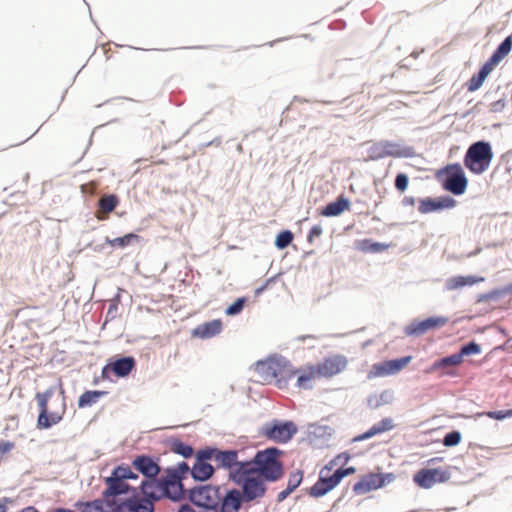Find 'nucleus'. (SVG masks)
I'll use <instances>...</instances> for the list:
<instances>
[{
    "label": "nucleus",
    "instance_id": "2f4dec72",
    "mask_svg": "<svg viewBox=\"0 0 512 512\" xmlns=\"http://www.w3.org/2000/svg\"><path fill=\"white\" fill-rule=\"evenodd\" d=\"M461 361H462L461 356L458 355L457 353H454L452 355H449V356H446V357L436 360L432 364L430 370L435 371V370H439V369H448L450 367L459 365L461 363Z\"/></svg>",
    "mask_w": 512,
    "mask_h": 512
},
{
    "label": "nucleus",
    "instance_id": "8fccbe9b",
    "mask_svg": "<svg viewBox=\"0 0 512 512\" xmlns=\"http://www.w3.org/2000/svg\"><path fill=\"white\" fill-rule=\"evenodd\" d=\"M134 512H154V503L145 498H141Z\"/></svg>",
    "mask_w": 512,
    "mask_h": 512
},
{
    "label": "nucleus",
    "instance_id": "49530a36",
    "mask_svg": "<svg viewBox=\"0 0 512 512\" xmlns=\"http://www.w3.org/2000/svg\"><path fill=\"white\" fill-rule=\"evenodd\" d=\"M330 431H331V429L328 426L312 424L309 427L310 437L312 435L317 436V437L324 436V435H330L331 434Z\"/></svg>",
    "mask_w": 512,
    "mask_h": 512
},
{
    "label": "nucleus",
    "instance_id": "39448f33",
    "mask_svg": "<svg viewBox=\"0 0 512 512\" xmlns=\"http://www.w3.org/2000/svg\"><path fill=\"white\" fill-rule=\"evenodd\" d=\"M436 178L444 190L456 196L462 195L467 189L468 180L459 163L450 164L438 170Z\"/></svg>",
    "mask_w": 512,
    "mask_h": 512
},
{
    "label": "nucleus",
    "instance_id": "dca6fc26",
    "mask_svg": "<svg viewBox=\"0 0 512 512\" xmlns=\"http://www.w3.org/2000/svg\"><path fill=\"white\" fill-rule=\"evenodd\" d=\"M512 49V38L507 37L496 49L493 55L482 66V82L499 63L510 53Z\"/></svg>",
    "mask_w": 512,
    "mask_h": 512
},
{
    "label": "nucleus",
    "instance_id": "5fc2aeb1",
    "mask_svg": "<svg viewBox=\"0 0 512 512\" xmlns=\"http://www.w3.org/2000/svg\"><path fill=\"white\" fill-rule=\"evenodd\" d=\"M486 415L493 419L502 420L506 417H512V409L487 412Z\"/></svg>",
    "mask_w": 512,
    "mask_h": 512
},
{
    "label": "nucleus",
    "instance_id": "4be33fe9",
    "mask_svg": "<svg viewBox=\"0 0 512 512\" xmlns=\"http://www.w3.org/2000/svg\"><path fill=\"white\" fill-rule=\"evenodd\" d=\"M243 503L245 502L240 490L232 488L227 490L225 495L221 497L219 508L227 512H239Z\"/></svg>",
    "mask_w": 512,
    "mask_h": 512
},
{
    "label": "nucleus",
    "instance_id": "6e6552de",
    "mask_svg": "<svg viewBox=\"0 0 512 512\" xmlns=\"http://www.w3.org/2000/svg\"><path fill=\"white\" fill-rule=\"evenodd\" d=\"M188 498L198 507L216 510L221 500L220 487L208 484L195 486L189 490Z\"/></svg>",
    "mask_w": 512,
    "mask_h": 512
},
{
    "label": "nucleus",
    "instance_id": "4468645a",
    "mask_svg": "<svg viewBox=\"0 0 512 512\" xmlns=\"http://www.w3.org/2000/svg\"><path fill=\"white\" fill-rule=\"evenodd\" d=\"M131 464L145 479L155 478L161 472L158 459L147 454L137 455Z\"/></svg>",
    "mask_w": 512,
    "mask_h": 512
},
{
    "label": "nucleus",
    "instance_id": "423d86ee",
    "mask_svg": "<svg viewBox=\"0 0 512 512\" xmlns=\"http://www.w3.org/2000/svg\"><path fill=\"white\" fill-rule=\"evenodd\" d=\"M415 151L410 146H403L400 143L392 141H379L368 148V159L372 161L380 160L385 157L411 158Z\"/></svg>",
    "mask_w": 512,
    "mask_h": 512
},
{
    "label": "nucleus",
    "instance_id": "72a5a7b5",
    "mask_svg": "<svg viewBox=\"0 0 512 512\" xmlns=\"http://www.w3.org/2000/svg\"><path fill=\"white\" fill-rule=\"evenodd\" d=\"M107 394L106 391H99V390H89L85 391L83 394L80 395L78 399V406L80 408L88 407L93 405L98 401V399L102 396Z\"/></svg>",
    "mask_w": 512,
    "mask_h": 512
},
{
    "label": "nucleus",
    "instance_id": "9d476101",
    "mask_svg": "<svg viewBox=\"0 0 512 512\" xmlns=\"http://www.w3.org/2000/svg\"><path fill=\"white\" fill-rule=\"evenodd\" d=\"M235 484L241 487L240 493L246 503L263 498L267 491L265 480L259 476L246 478Z\"/></svg>",
    "mask_w": 512,
    "mask_h": 512
},
{
    "label": "nucleus",
    "instance_id": "cd10ccee",
    "mask_svg": "<svg viewBox=\"0 0 512 512\" xmlns=\"http://www.w3.org/2000/svg\"><path fill=\"white\" fill-rule=\"evenodd\" d=\"M350 201L340 196L335 201L328 203L322 210L321 214L326 217H334L340 215L348 209Z\"/></svg>",
    "mask_w": 512,
    "mask_h": 512
},
{
    "label": "nucleus",
    "instance_id": "a19ab883",
    "mask_svg": "<svg viewBox=\"0 0 512 512\" xmlns=\"http://www.w3.org/2000/svg\"><path fill=\"white\" fill-rule=\"evenodd\" d=\"M303 480V471L296 470L289 475L287 489L293 492Z\"/></svg>",
    "mask_w": 512,
    "mask_h": 512
},
{
    "label": "nucleus",
    "instance_id": "c03bdc74",
    "mask_svg": "<svg viewBox=\"0 0 512 512\" xmlns=\"http://www.w3.org/2000/svg\"><path fill=\"white\" fill-rule=\"evenodd\" d=\"M461 437V433L457 430L448 432L443 438V445L446 447L456 446L460 443Z\"/></svg>",
    "mask_w": 512,
    "mask_h": 512
},
{
    "label": "nucleus",
    "instance_id": "393cba45",
    "mask_svg": "<svg viewBox=\"0 0 512 512\" xmlns=\"http://www.w3.org/2000/svg\"><path fill=\"white\" fill-rule=\"evenodd\" d=\"M465 166L474 173H480V141L469 147L465 155Z\"/></svg>",
    "mask_w": 512,
    "mask_h": 512
},
{
    "label": "nucleus",
    "instance_id": "58836bf2",
    "mask_svg": "<svg viewBox=\"0 0 512 512\" xmlns=\"http://www.w3.org/2000/svg\"><path fill=\"white\" fill-rule=\"evenodd\" d=\"M293 240V233L290 230L279 232L275 238V246L279 250H283L290 245Z\"/></svg>",
    "mask_w": 512,
    "mask_h": 512
},
{
    "label": "nucleus",
    "instance_id": "b1692460",
    "mask_svg": "<svg viewBox=\"0 0 512 512\" xmlns=\"http://www.w3.org/2000/svg\"><path fill=\"white\" fill-rule=\"evenodd\" d=\"M222 331V322L219 319H214L204 322L196 326L192 335L201 339H209L218 335Z\"/></svg>",
    "mask_w": 512,
    "mask_h": 512
},
{
    "label": "nucleus",
    "instance_id": "6ab92c4d",
    "mask_svg": "<svg viewBox=\"0 0 512 512\" xmlns=\"http://www.w3.org/2000/svg\"><path fill=\"white\" fill-rule=\"evenodd\" d=\"M140 491L143 498L152 503L157 502L164 497L166 498V491L157 477L144 479L140 484Z\"/></svg>",
    "mask_w": 512,
    "mask_h": 512
},
{
    "label": "nucleus",
    "instance_id": "a18cd8bd",
    "mask_svg": "<svg viewBox=\"0 0 512 512\" xmlns=\"http://www.w3.org/2000/svg\"><path fill=\"white\" fill-rule=\"evenodd\" d=\"M217 452V448L207 447L205 449H201L196 453L195 461L207 463V460H210L212 457L215 458Z\"/></svg>",
    "mask_w": 512,
    "mask_h": 512
},
{
    "label": "nucleus",
    "instance_id": "0eeeda50",
    "mask_svg": "<svg viewBox=\"0 0 512 512\" xmlns=\"http://www.w3.org/2000/svg\"><path fill=\"white\" fill-rule=\"evenodd\" d=\"M298 432L297 425L293 421L273 420L263 424L261 435L276 443H288Z\"/></svg>",
    "mask_w": 512,
    "mask_h": 512
},
{
    "label": "nucleus",
    "instance_id": "4c0bfd02",
    "mask_svg": "<svg viewBox=\"0 0 512 512\" xmlns=\"http://www.w3.org/2000/svg\"><path fill=\"white\" fill-rule=\"evenodd\" d=\"M171 450L174 453H176V454H178V455H180V456H182L184 458L191 457L193 455V452H194V450H193L191 445L186 444V443H184V442H182L180 440H177V439L171 441Z\"/></svg>",
    "mask_w": 512,
    "mask_h": 512
},
{
    "label": "nucleus",
    "instance_id": "3c124183",
    "mask_svg": "<svg viewBox=\"0 0 512 512\" xmlns=\"http://www.w3.org/2000/svg\"><path fill=\"white\" fill-rule=\"evenodd\" d=\"M492 158V152L490 145L486 142H482V171L489 164Z\"/></svg>",
    "mask_w": 512,
    "mask_h": 512
},
{
    "label": "nucleus",
    "instance_id": "bb28decb",
    "mask_svg": "<svg viewBox=\"0 0 512 512\" xmlns=\"http://www.w3.org/2000/svg\"><path fill=\"white\" fill-rule=\"evenodd\" d=\"M191 477L195 481L204 482L214 474V467L209 463L196 462L190 470Z\"/></svg>",
    "mask_w": 512,
    "mask_h": 512
},
{
    "label": "nucleus",
    "instance_id": "412c9836",
    "mask_svg": "<svg viewBox=\"0 0 512 512\" xmlns=\"http://www.w3.org/2000/svg\"><path fill=\"white\" fill-rule=\"evenodd\" d=\"M136 365L135 359L132 356H123L117 358L114 362L105 366L102 370L104 374L107 369H111L117 377H126L134 369Z\"/></svg>",
    "mask_w": 512,
    "mask_h": 512
},
{
    "label": "nucleus",
    "instance_id": "09e8293b",
    "mask_svg": "<svg viewBox=\"0 0 512 512\" xmlns=\"http://www.w3.org/2000/svg\"><path fill=\"white\" fill-rule=\"evenodd\" d=\"M409 185V178L405 173L397 174L395 178V187L400 191L404 192Z\"/></svg>",
    "mask_w": 512,
    "mask_h": 512
},
{
    "label": "nucleus",
    "instance_id": "f3484780",
    "mask_svg": "<svg viewBox=\"0 0 512 512\" xmlns=\"http://www.w3.org/2000/svg\"><path fill=\"white\" fill-rule=\"evenodd\" d=\"M107 488L102 492V497L105 499L106 507L108 508V502L110 500H116L115 497L123 494H127L130 490H135L129 484L120 481L119 478L110 475L105 478Z\"/></svg>",
    "mask_w": 512,
    "mask_h": 512
},
{
    "label": "nucleus",
    "instance_id": "680f3d73",
    "mask_svg": "<svg viewBox=\"0 0 512 512\" xmlns=\"http://www.w3.org/2000/svg\"><path fill=\"white\" fill-rule=\"evenodd\" d=\"M338 475H340L341 480L345 478L346 476L354 473L356 469L354 467H347V468H338L337 470Z\"/></svg>",
    "mask_w": 512,
    "mask_h": 512
},
{
    "label": "nucleus",
    "instance_id": "7ed1b4c3",
    "mask_svg": "<svg viewBox=\"0 0 512 512\" xmlns=\"http://www.w3.org/2000/svg\"><path fill=\"white\" fill-rule=\"evenodd\" d=\"M55 391L56 387L51 386L44 392H38L35 395V399L40 410L37 419V426L41 429H48L53 425L58 424L63 418V414L65 412V403L63 397L61 398L60 411H49L48 409V401L52 398Z\"/></svg>",
    "mask_w": 512,
    "mask_h": 512
},
{
    "label": "nucleus",
    "instance_id": "052dcab7",
    "mask_svg": "<svg viewBox=\"0 0 512 512\" xmlns=\"http://www.w3.org/2000/svg\"><path fill=\"white\" fill-rule=\"evenodd\" d=\"M379 477L383 482V487L392 483L396 478L393 473H379Z\"/></svg>",
    "mask_w": 512,
    "mask_h": 512
},
{
    "label": "nucleus",
    "instance_id": "aec40b11",
    "mask_svg": "<svg viewBox=\"0 0 512 512\" xmlns=\"http://www.w3.org/2000/svg\"><path fill=\"white\" fill-rule=\"evenodd\" d=\"M256 470L253 464V458L251 460L238 461L234 464V467L229 472V479L233 483H237L243 479L251 478L255 476Z\"/></svg>",
    "mask_w": 512,
    "mask_h": 512
},
{
    "label": "nucleus",
    "instance_id": "7c9ffc66",
    "mask_svg": "<svg viewBox=\"0 0 512 512\" xmlns=\"http://www.w3.org/2000/svg\"><path fill=\"white\" fill-rule=\"evenodd\" d=\"M299 374L297 377V386L303 389H311V380L318 377V373L315 371V366H309L307 370H297Z\"/></svg>",
    "mask_w": 512,
    "mask_h": 512
},
{
    "label": "nucleus",
    "instance_id": "4d7b16f0",
    "mask_svg": "<svg viewBox=\"0 0 512 512\" xmlns=\"http://www.w3.org/2000/svg\"><path fill=\"white\" fill-rule=\"evenodd\" d=\"M173 470L176 471V473L178 474V476H180V478L182 479L184 477V475L190 471L191 469L189 468V465L186 463V462H180L177 467H172Z\"/></svg>",
    "mask_w": 512,
    "mask_h": 512
},
{
    "label": "nucleus",
    "instance_id": "a211bd4d",
    "mask_svg": "<svg viewBox=\"0 0 512 512\" xmlns=\"http://www.w3.org/2000/svg\"><path fill=\"white\" fill-rule=\"evenodd\" d=\"M456 200L451 196H441L438 198H424L419 201L418 210L422 214H428L434 211L453 208Z\"/></svg>",
    "mask_w": 512,
    "mask_h": 512
},
{
    "label": "nucleus",
    "instance_id": "ea45409f",
    "mask_svg": "<svg viewBox=\"0 0 512 512\" xmlns=\"http://www.w3.org/2000/svg\"><path fill=\"white\" fill-rule=\"evenodd\" d=\"M245 302H246L245 297H240V298L236 299L232 304H230L226 308L225 314L228 316L238 315L243 310Z\"/></svg>",
    "mask_w": 512,
    "mask_h": 512
},
{
    "label": "nucleus",
    "instance_id": "37998d69",
    "mask_svg": "<svg viewBox=\"0 0 512 512\" xmlns=\"http://www.w3.org/2000/svg\"><path fill=\"white\" fill-rule=\"evenodd\" d=\"M395 425L391 418H383L381 421L373 425L375 433L381 434L394 429Z\"/></svg>",
    "mask_w": 512,
    "mask_h": 512
},
{
    "label": "nucleus",
    "instance_id": "79ce46f5",
    "mask_svg": "<svg viewBox=\"0 0 512 512\" xmlns=\"http://www.w3.org/2000/svg\"><path fill=\"white\" fill-rule=\"evenodd\" d=\"M479 352L480 345H478L475 341H471L463 345L457 354L461 356L462 360L465 356L477 354Z\"/></svg>",
    "mask_w": 512,
    "mask_h": 512
},
{
    "label": "nucleus",
    "instance_id": "1a4fd4ad",
    "mask_svg": "<svg viewBox=\"0 0 512 512\" xmlns=\"http://www.w3.org/2000/svg\"><path fill=\"white\" fill-rule=\"evenodd\" d=\"M411 360L412 356H405L375 363L371 366V369L367 374V378L371 380L378 377L395 375L400 372L408 363H410Z\"/></svg>",
    "mask_w": 512,
    "mask_h": 512
},
{
    "label": "nucleus",
    "instance_id": "bf43d9fd",
    "mask_svg": "<svg viewBox=\"0 0 512 512\" xmlns=\"http://www.w3.org/2000/svg\"><path fill=\"white\" fill-rule=\"evenodd\" d=\"M92 504V509L94 511H97V512H106L107 509H104L103 506L106 505L105 504V499L102 497V499H96L94 500L93 502H91Z\"/></svg>",
    "mask_w": 512,
    "mask_h": 512
},
{
    "label": "nucleus",
    "instance_id": "69168bd1",
    "mask_svg": "<svg viewBox=\"0 0 512 512\" xmlns=\"http://www.w3.org/2000/svg\"><path fill=\"white\" fill-rule=\"evenodd\" d=\"M402 204L404 206H413L415 204V199L411 196H406L403 198Z\"/></svg>",
    "mask_w": 512,
    "mask_h": 512
},
{
    "label": "nucleus",
    "instance_id": "603ef678",
    "mask_svg": "<svg viewBox=\"0 0 512 512\" xmlns=\"http://www.w3.org/2000/svg\"><path fill=\"white\" fill-rule=\"evenodd\" d=\"M340 475H338L337 471H335L331 476L324 475V483L329 488V490H333L340 482Z\"/></svg>",
    "mask_w": 512,
    "mask_h": 512
},
{
    "label": "nucleus",
    "instance_id": "f257e3e1",
    "mask_svg": "<svg viewBox=\"0 0 512 512\" xmlns=\"http://www.w3.org/2000/svg\"><path fill=\"white\" fill-rule=\"evenodd\" d=\"M255 371L263 381L268 383L275 381L279 388L286 387L288 381L298 373L288 359L277 354L271 355L265 360L257 361Z\"/></svg>",
    "mask_w": 512,
    "mask_h": 512
},
{
    "label": "nucleus",
    "instance_id": "9b49d317",
    "mask_svg": "<svg viewBox=\"0 0 512 512\" xmlns=\"http://www.w3.org/2000/svg\"><path fill=\"white\" fill-rule=\"evenodd\" d=\"M158 479L166 491V498L174 502L184 498L185 489L182 484V479L172 467H168L166 469V475Z\"/></svg>",
    "mask_w": 512,
    "mask_h": 512
},
{
    "label": "nucleus",
    "instance_id": "f03ea898",
    "mask_svg": "<svg viewBox=\"0 0 512 512\" xmlns=\"http://www.w3.org/2000/svg\"><path fill=\"white\" fill-rule=\"evenodd\" d=\"M281 454L277 447L257 451L253 457L257 476L268 482L278 481L284 473L283 463L279 459Z\"/></svg>",
    "mask_w": 512,
    "mask_h": 512
},
{
    "label": "nucleus",
    "instance_id": "c85d7f7f",
    "mask_svg": "<svg viewBox=\"0 0 512 512\" xmlns=\"http://www.w3.org/2000/svg\"><path fill=\"white\" fill-rule=\"evenodd\" d=\"M238 452L236 450H219L217 449L215 461L222 468L229 469L230 471L237 463Z\"/></svg>",
    "mask_w": 512,
    "mask_h": 512
},
{
    "label": "nucleus",
    "instance_id": "c756f323",
    "mask_svg": "<svg viewBox=\"0 0 512 512\" xmlns=\"http://www.w3.org/2000/svg\"><path fill=\"white\" fill-rule=\"evenodd\" d=\"M139 498L133 496L125 501L118 503L116 500H110L108 502V509L106 512H134Z\"/></svg>",
    "mask_w": 512,
    "mask_h": 512
},
{
    "label": "nucleus",
    "instance_id": "2eb2a0df",
    "mask_svg": "<svg viewBox=\"0 0 512 512\" xmlns=\"http://www.w3.org/2000/svg\"><path fill=\"white\" fill-rule=\"evenodd\" d=\"M347 366V359L341 355H334L325 358L321 363L315 366V371L318 373V377L330 378L341 371Z\"/></svg>",
    "mask_w": 512,
    "mask_h": 512
},
{
    "label": "nucleus",
    "instance_id": "f8f14e48",
    "mask_svg": "<svg viewBox=\"0 0 512 512\" xmlns=\"http://www.w3.org/2000/svg\"><path fill=\"white\" fill-rule=\"evenodd\" d=\"M450 473L441 469H421L413 477L414 482L421 488L429 489L436 483L446 482Z\"/></svg>",
    "mask_w": 512,
    "mask_h": 512
},
{
    "label": "nucleus",
    "instance_id": "473e14b6",
    "mask_svg": "<svg viewBox=\"0 0 512 512\" xmlns=\"http://www.w3.org/2000/svg\"><path fill=\"white\" fill-rule=\"evenodd\" d=\"M328 466H325L319 474L317 482L310 488L309 495L311 497L319 498L325 496L330 492L329 488L324 483V471L329 470Z\"/></svg>",
    "mask_w": 512,
    "mask_h": 512
},
{
    "label": "nucleus",
    "instance_id": "338daca9",
    "mask_svg": "<svg viewBox=\"0 0 512 512\" xmlns=\"http://www.w3.org/2000/svg\"><path fill=\"white\" fill-rule=\"evenodd\" d=\"M363 434V438H366L367 439H370L374 436H376L377 434L375 433V430L373 429V426L370 427L366 432L362 433Z\"/></svg>",
    "mask_w": 512,
    "mask_h": 512
},
{
    "label": "nucleus",
    "instance_id": "6e6d98bb",
    "mask_svg": "<svg viewBox=\"0 0 512 512\" xmlns=\"http://www.w3.org/2000/svg\"><path fill=\"white\" fill-rule=\"evenodd\" d=\"M480 88V70L477 73H474L472 78L468 83V90L475 91Z\"/></svg>",
    "mask_w": 512,
    "mask_h": 512
},
{
    "label": "nucleus",
    "instance_id": "f704fd0d",
    "mask_svg": "<svg viewBox=\"0 0 512 512\" xmlns=\"http://www.w3.org/2000/svg\"><path fill=\"white\" fill-rule=\"evenodd\" d=\"M111 474L114 475V477L119 478L120 481H123V482H124V480H128V479L129 480H137L139 478L138 474L133 472L131 470V468L125 464L116 466L112 470Z\"/></svg>",
    "mask_w": 512,
    "mask_h": 512
},
{
    "label": "nucleus",
    "instance_id": "5701e85b",
    "mask_svg": "<svg viewBox=\"0 0 512 512\" xmlns=\"http://www.w3.org/2000/svg\"><path fill=\"white\" fill-rule=\"evenodd\" d=\"M382 487L383 482L379 477V473H370L354 484L353 491L361 495Z\"/></svg>",
    "mask_w": 512,
    "mask_h": 512
},
{
    "label": "nucleus",
    "instance_id": "864d4df0",
    "mask_svg": "<svg viewBox=\"0 0 512 512\" xmlns=\"http://www.w3.org/2000/svg\"><path fill=\"white\" fill-rule=\"evenodd\" d=\"M391 400L392 393L388 390H385L379 396H377L376 403L372 405L375 407H380L381 405L390 403Z\"/></svg>",
    "mask_w": 512,
    "mask_h": 512
},
{
    "label": "nucleus",
    "instance_id": "20e7f679",
    "mask_svg": "<svg viewBox=\"0 0 512 512\" xmlns=\"http://www.w3.org/2000/svg\"><path fill=\"white\" fill-rule=\"evenodd\" d=\"M55 391L56 387L51 386L44 392H38L35 395V399L40 410L37 419V426L41 429H48L53 425L58 424L63 418V414L65 412V403L63 397L61 398L60 411H49L48 409V401L52 398Z\"/></svg>",
    "mask_w": 512,
    "mask_h": 512
},
{
    "label": "nucleus",
    "instance_id": "c9c22d12",
    "mask_svg": "<svg viewBox=\"0 0 512 512\" xmlns=\"http://www.w3.org/2000/svg\"><path fill=\"white\" fill-rule=\"evenodd\" d=\"M138 235L134 233H128L122 237H116L113 239H110L109 237H106L105 243L109 244L112 247H119L124 248L128 246L133 240H137Z\"/></svg>",
    "mask_w": 512,
    "mask_h": 512
},
{
    "label": "nucleus",
    "instance_id": "13d9d810",
    "mask_svg": "<svg viewBox=\"0 0 512 512\" xmlns=\"http://www.w3.org/2000/svg\"><path fill=\"white\" fill-rule=\"evenodd\" d=\"M323 230H322V227L320 225H314L310 231H309V234H308V241L310 243L313 242V239L314 237H319L321 234H322Z\"/></svg>",
    "mask_w": 512,
    "mask_h": 512
},
{
    "label": "nucleus",
    "instance_id": "0e129e2a",
    "mask_svg": "<svg viewBox=\"0 0 512 512\" xmlns=\"http://www.w3.org/2000/svg\"><path fill=\"white\" fill-rule=\"evenodd\" d=\"M291 493L292 492L287 488L285 490L281 491L277 495V502L280 503V502L284 501Z\"/></svg>",
    "mask_w": 512,
    "mask_h": 512
},
{
    "label": "nucleus",
    "instance_id": "e2e57ef3",
    "mask_svg": "<svg viewBox=\"0 0 512 512\" xmlns=\"http://www.w3.org/2000/svg\"><path fill=\"white\" fill-rule=\"evenodd\" d=\"M13 447H14V444L12 442L3 441V442L0 443V452L2 454H4L6 452L11 451Z\"/></svg>",
    "mask_w": 512,
    "mask_h": 512
},
{
    "label": "nucleus",
    "instance_id": "e433bc0d",
    "mask_svg": "<svg viewBox=\"0 0 512 512\" xmlns=\"http://www.w3.org/2000/svg\"><path fill=\"white\" fill-rule=\"evenodd\" d=\"M118 197L114 194L105 195L99 199V209L101 212L110 213L118 205Z\"/></svg>",
    "mask_w": 512,
    "mask_h": 512
},
{
    "label": "nucleus",
    "instance_id": "a878e982",
    "mask_svg": "<svg viewBox=\"0 0 512 512\" xmlns=\"http://www.w3.org/2000/svg\"><path fill=\"white\" fill-rule=\"evenodd\" d=\"M480 282V277L476 275L455 276L446 281L447 290H457L466 286H473Z\"/></svg>",
    "mask_w": 512,
    "mask_h": 512
},
{
    "label": "nucleus",
    "instance_id": "774afa93",
    "mask_svg": "<svg viewBox=\"0 0 512 512\" xmlns=\"http://www.w3.org/2000/svg\"><path fill=\"white\" fill-rule=\"evenodd\" d=\"M178 512H195V510L188 504H183L180 506Z\"/></svg>",
    "mask_w": 512,
    "mask_h": 512
},
{
    "label": "nucleus",
    "instance_id": "ddd939ff",
    "mask_svg": "<svg viewBox=\"0 0 512 512\" xmlns=\"http://www.w3.org/2000/svg\"><path fill=\"white\" fill-rule=\"evenodd\" d=\"M448 322V318L439 316V317H429L425 320L412 322L404 328V333L409 337H418L426 333L427 331L435 328H439L444 326Z\"/></svg>",
    "mask_w": 512,
    "mask_h": 512
},
{
    "label": "nucleus",
    "instance_id": "de8ad7c7",
    "mask_svg": "<svg viewBox=\"0 0 512 512\" xmlns=\"http://www.w3.org/2000/svg\"><path fill=\"white\" fill-rule=\"evenodd\" d=\"M366 245L362 247L364 251L378 253L386 250L388 248L387 244L379 243V242H369L366 241Z\"/></svg>",
    "mask_w": 512,
    "mask_h": 512
}]
</instances>
